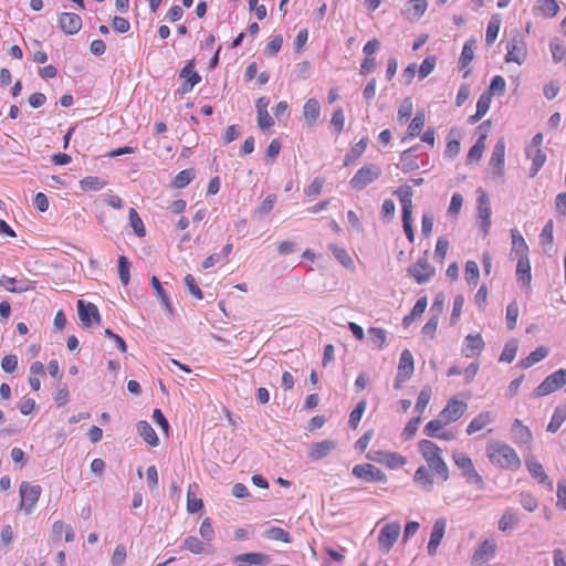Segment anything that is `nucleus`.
Masks as SVG:
<instances>
[{"label":"nucleus","mask_w":566,"mask_h":566,"mask_svg":"<svg viewBox=\"0 0 566 566\" xmlns=\"http://www.w3.org/2000/svg\"><path fill=\"white\" fill-rule=\"evenodd\" d=\"M446 528H447V521L444 517H440L434 521L431 533H430V538H429V542L427 545V551L430 556L436 555L437 549L446 534Z\"/></svg>","instance_id":"nucleus-16"},{"label":"nucleus","mask_w":566,"mask_h":566,"mask_svg":"<svg viewBox=\"0 0 566 566\" xmlns=\"http://www.w3.org/2000/svg\"><path fill=\"white\" fill-rule=\"evenodd\" d=\"M368 340L374 345L375 348L381 349L386 342V331L378 327H370L367 331Z\"/></svg>","instance_id":"nucleus-45"},{"label":"nucleus","mask_w":566,"mask_h":566,"mask_svg":"<svg viewBox=\"0 0 566 566\" xmlns=\"http://www.w3.org/2000/svg\"><path fill=\"white\" fill-rule=\"evenodd\" d=\"M0 286L11 293H22L31 289L28 281H19L14 277L2 275L0 277Z\"/></svg>","instance_id":"nucleus-33"},{"label":"nucleus","mask_w":566,"mask_h":566,"mask_svg":"<svg viewBox=\"0 0 566 566\" xmlns=\"http://www.w3.org/2000/svg\"><path fill=\"white\" fill-rule=\"evenodd\" d=\"M480 275L479 265L475 261L469 260L465 263V279L470 284H476Z\"/></svg>","instance_id":"nucleus-60"},{"label":"nucleus","mask_w":566,"mask_h":566,"mask_svg":"<svg viewBox=\"0 0 566 566\" xmlns=\"http://www.w3.org/2000/svg\"><path fill=\"white\" fill-rule=\"evenodd\" d=\"M485 138H486L485 135H481L478 138V140L475 142V144L470 148L468 156H467L468 163L479 161L481 159L484 147H485V145H484Z\"/></svg>","instance_id":"nucleus-50"},{"label":"nucleus","mask_w":566,"mask_h":566,"mask_svg":"<svg viewBox=\"0 0 566 566\" xmlns=\"http://www.w3.org/2000/svg\"><path fill=\"white\" fill-rule=\"evenodd\" d=\"M277 201V196L274 193L268 195L262 202L255 208L254 213L259 216H265L270 213Z\"/></svg>","instance_id":"nucleus-51"},{"label":"nucleus","mask_w":566,"mask_h":566,"mask_svg":"<svg viewBox=\"0 0 566 566\" xmlns=\"http://www.w3.org/2000/svg\"><path fill=\"white\" fill-rule=\"evenodd\" d=\"M452 459L468 484L475 485L478 490H483L485 488L482 475L475 470L472 459L468 454L463 452H453Z\"/></svg>","instance_id":"nucleus-4"},{"label":"nucleus","mask_w":566,"mask_h":566,"mask_svg":"<svg viewBox=\"0 0 566 566\" xmlns=\"http://www.w3.org/2000/svg\"><path fill=\"white\" fill-rule=\"evenodd\" d=\"M181 548L197 555L208 552L207 545L196 536L186 537Z\"/></svg>","instance_id":"nucleus-42"},{"label":"nucleus","mask_w":566,"mask_h":566,"mask_svg":"<svg viewBox=\"0 0 566 566\" xmlns=\"http://www.w3.org/2000/svg\"><path fill=\"white\" fill-rule=\"evenodd\" d=\"M518 344L517 340L512 338L507 340L500 356V361L512 363L515 359Z\"/></svg>","instance_id":"nucleus-48"},{"label":"nucleus","mask_w":566,"mask_h":566,"mask_svg":"<svg viewBox=\"0 0 566 566\" xmlns=\"http://www.w3.org/2000/svg\"><path fill=\"white\" fill-rule=\"evenodd\" d=\"M500 27H501V19L499 18V15H492L488 23V27H486V34H485L486 45H491L494 43V41L497 38Z\"/></svg>","instance_id":"nucleus-44"},{"label":"nucleus","mask_w":566,"mask_h":566,"mask_svg":"<svg viewBox=\"0 0 566 566\" xmlns=\"http://www.w3.org/2000/svg\"><path fill=\"white\" fill-rule=\"evenodd\" d=\"M525 465L530 472V474L537 479L539 483L547 484L549 489L553 488V482L549 480L548 475L545 473L543 465L534 458L527 457L525 459Z\"/></svg>","instance_id":"nucleus-22"},{"label":"nucleus","mask_w":566,"mask_h":566,"mask_svg":"<svg viewBox=\"0 0 566 566\" xmlns=\"http://www.w3.org/2000/svg\"><path fill=\"white\" fill-rule=\"evenodd\" d=\"M566 384V368H560L548 375L533 391V397H544L555 392Z\"/></svg>","instance_id":"nucleus-6"},{"label":"nucleus","mask_w":566,"mask_h":566,"mask_svg":"<svg viewBox=\"0 0 566 566\" xmlns=\"http://www.w3.org/2000/svg\"><path fill=\"white\" fill-rule=\"evenodd\" d=\"M505 62L522 64L526 57V45L523 36L515 32L506 42Z\"/></svg>","instance_id":"nucleus-8"},{"label":"nucleus","mask_w":566,"mask_h":566,"mask_svg":"<svg viewBox=\"0 0 566 566\" xmlns=\"http://www.w3.org/2000/svg\"><path fill=\"white\" fill-rule=\"evenodd\" d=\"M180 77L184 82L178 88V93L185 95L193 90L200 83L201 76L195 71V60H190L180 71Z\"/></svg>","instance_id":"nucleus-11"},{"label":"nucleus","mask_w":566,"mask_h":566,"mask_svg":"<svg viewBox=\"0 0 566 566\" xmlns=\"http://www.w3.org/2000/svg\"><path fill=\"white\" fill-rule=\"evenodd\" d=\"M412 115V103L409 98L402 101L398 108L397 119L399 123H406Z\"/></svg>","instance_id":"nucleus-61"},{"label":"nucleus","mask_w":566,"mask_h":566,"mask_svg":"<svg viewBox=\"0 0 566 566\" xmlns=\"http://www.w3.org/2000/svg\"><path fill=\"white\" fill-rule=\"evenodd\" d=\"M467 349L472 353H480L484 348V340L481 334H469L465 336Z\"/></svg>","instance_id":"nucleus-53"},{"label":"nucleus","mask_w":566,"mask_h":566,"mask_svg":"<svg viewBox=\"0 0 566 566\" xmlns=\"http://www.w3.org/2000/svg\"><path fill=\"white\" fill-rule=\"evenodd\" d=\"M138 434L144 439L150 447H157L159 444L158 436L156 434L153 427L145 420H140L136 424Z\"/></svg>","instance_id":"nucleus-32"},{"label":"nucleus","mask_w":566,"mask_h":566,"mask_svg":"<svg viewBox=\"0 0 566 566\" xmlns=\"http://www.w3.org/2000/svg\"><path fill=\"white\" fill-rule=\"evenodd\" d=\"M475 46L476 41L473 38L467 40L465 43L463 44L462 52L459 59V66L461 69H465L472 62L474 57Z\"/></svg>","instance_id":"nucleus-39"},{"label":"nucleus","mask_w":566,"mask_h":566,"mask_svg":"<svg viewBox=\"0 0 566 566\" xmlns=\"http://www.w3.org/2000/svg\"><path fill=\"white\" fill-rule=\"evenodd\" d=\"M44 365L41 361H34L30 366L29 384L32 390L39 391L41 388V378L44 376Z\"/></svg>","instance_id":"nucleus-38"},{"label":"nucleus","mask_w":566,"mask_h":566,"mask_svg":"<svg viewBox=\"0 0 566 566\" xmlns=\"http://www.w3.org/2000/svg\"><path fill=\"white\" fill-rule=\"evenodd\" d=\"M417 147H411L403 150L400 155L401 169L403 172H410L419 168L418 156L416 155Z\"/></svg>","instance_id":"nucleus-34"},{"label":"nucleus","mask_w":566,"mask_h":566,"mask_svg":"<svg viewBox=\"0 0 566 566\" xmlns=\"http://www.w3.org/2000/svg\"><path fill=\"white\" fill-rule=\"evenodd\" d=\"M513 442L517 446H530L533 434L528 427L523 426L521 420L515 419L511 427Z\"/></svg>","instance_id":"nucleus-21"},{"label":"nucleus","mask_w":566,"mask_h":566,"mask_svg":"<svg viewBox=\"0 0 566 566\" xmlns=\"http://www.w3.org/2000/svg\"><path fill=\"white\" fill-rule=\"evenodd\" d=\"M448 249H449V240L446 237L438 238L436 249H434V259L442 263L447 255Z\"/></svg>","instance_id":"nucleus-63"},{"label":"nucleus","mask_w":566,"mask_h":566,"mask_svg":"<svg viewBox=\"0 0 566 566\" xmlns=\"http://www.w3.org/2000/svg\"><path fill=\"white\" fill-rule=\"evenodd\" d=\"M59 28L64 34L74 35L82 28V18L73 12H63L59 17Z\"/></svg>","instance_id":"nucleus-17"},{"label":"nucleus","mask_w":566,"mask_h":566,"mask_svg":"<svg viewBox=\"0 0 566 566\" xmlns=\"http://www.w3.org/2000/svg\"><path fill=\"white\" fill-rule=\"evenodd\" d=\"M419 451L429 469L439 475L442 481H447L449 479V469L441 457L442 450L431 440L424 439L419 442Z\"/></svg>","instance_id":"nucleus-2"},{"label":"nucleus","mask_w":566,"mask_h":566,"mask_svg":"<svg viewBox=\"0 0 566 566\" xmlns=\"http://www.w3.org/2000/svg\"><path fill=\"white\" fill-rule=\"evenodd\" d=\"M77 312L80 319L86 327L92 326L93 323L98 324L101 321L98 310L93 303H85L83 300H78Z\"/></svg>","instance_id":"nucleus-18"},{"label":"nucleus","mask_w":566,"mask_h":566,"mask_svg":"<svg viewBox=\"0 0 566 566\" xmlns=\"http://www.w3.org/2000/svg\"><path fill=\"white\" fill-rule=\"evenodd\" d=\"M494 420L492 413L490 411L480 412L476 417H474L467 427V433L473 434L478 431L484 429L488 424H490Z\"/></svg>","instance_id":"nucleus-31"},{"label":"nucleus","mask_w":566,"mask_h":566,"mask_svg":"<svg viewBox=\"0 0 566 566\" xmlns=\"http://www.w3.org/2000/svg\"><path fill=\"white\" fill-rule=\"evenodd\" d=\"M127 557V551L125 545L118 544L111 558L112 566H123Z\"/></svg>","instance_id":"nucleus-64"},{"label":"nucleus","mask_w":566,"mask_h":566,"mask_svg":"<svg viewBox=\"0 0 566 566\" xmlns=\"http://www.w3.org/2000/svg\"><path fill=\"white\" fill-rule=\"evenodd\" d=\"M526 157L532 160L530 177L534 178L546 161V155L541 148L526 147Z\"/></svg>","instance_id":"nucleus-25"},{"label":"nucleus","mask_w":566,"mask_h":566,"mask_svg":"<svg viewBox=\"0 0 566 566\" xmlns=\"http://www.w3.org/2000/svg\"><path fill=\"white\" fill-rule=\"evenodd\" d=\"M106 185L105 181L99 179L98 177H86L80 181V186L82 190H93L97 191L101 190Z\"/></svg>","instance_id":"nucleus-56"},{"label":"nucleus","mask_w":566,"mask_h":566,"mask_svg":"<svg viewBox=\"0 0 566 566\" xmlns=\"http://www.w3.org/2000/svg\"><path fill=\"white\" fill-rule=\"evenodd\" d=\"M413 370V356L409 349H403L400 354L398 371L395 378L394 388L400 389L403 386V384L412 376Z\"/></svg>","instance_id":"nucleus-7"},{"label":"nucleus","mask_w":566,"mask_h":566,"mask_svg":"<svg viewBox=\"0 0 566 566\" xmlns=\"http://www.w3.org/2000/svg\"><path fill=\"white\" fill-rule=\"evenodd\" d=\"M321 117V105L315 98H310L303 106V118L308 126H314Z\"/></svg>","instance_id":"nucleus-27"},{"label":"nucleus","mask_w":566,"mask_h":566,"mask_svg":"<svg viewBox=\"0 0 566 566\" xmlns=\"http://www.w3.org/2000/svg\"><path fill=\"white\" fill-rule=\"evenodd\" d=\"M548 353L549 352L547 347L539 346L535 350H533L528 356L521 359L518 366L523 369H527L533 365L542 361L544 358H546L548 356Z\"/></svg>","instance_id":"nucleus-36"},{"label":"nucleus","mask_w":566,"mask_h":566,"mask_svg":"<svg viewBox=\"0 0 566 566\" xmlns=\"http://www.w3.org/2000/svg\"><path fill=\"white\" fill-rule=\"evenodd\" d=\"M195 178L193 169H185L179 171L171 181V186L177 189L185 188Z\"/></svg>","instance_id":"nucleus-46"},{"label":"nucleus","mask_w":566,"mask_h":566,"mask_svg":"<svg viewBox=\"0 0 566 566\" xmlns=\"http://www.w3.org/2000/svg\"><path fill=\"white\" fill-rule=\"evenodd\" d=\"M443 419L430 420L423 428V433L428 437L438 438L439 431L446 426Z\"/></svg>","instance_id":"nucleus-57"},{"label":"nucleus","mask_w":566,"mask_h":566,"mask_svg":"<svg viewBox=\"0 0 566 566\" xmlns=\"http://www.w3.org/2000/svg\"><path fill=\"white\" fill-rule=\"evenodd\" d=\"M518 317V305L516 301L511 302L506 307V327L512 331L516 327V322Z\"/></svg>","instance_id":"nucleus-54"},{"label":"nucleus","mask_w":566,"mask_h":566,"mask_svg":"<svg viewBox=\"0 0 566 566\" xmlns=\"http://www.w3.org/2000/svg\"><path fill=\"white\" fill-rule=\"evenodd\" d=\"M553 231H554V222L551 219L546 222V224L544 226V228L542 229V232L539 234L541 243L543 247H545V245L552 247L553 241H554Z\"/></svg>","instance_id":"nucleus-62"},{"label":"nucleus","mask_w":566,"mask_h":566,"mask_svg":"<svg viewBox=\"0 0 566 566\" xmlns=\"http://www.w3.org/2000/svg\"><path fill=\"white\" fill-rule=\"evenodd\" d=\"M356 478L365 482H381L386 481V475L382 471L369 463L356 465Z\"/></svg>","instance_id":"nucleus-20"},{"label":"nucleus","mask_w":566,"mask_h":566,"mask_svg":"<svg viewBox=\"0 0 566 566\" xmlns=\"http://www.w3.org/2000/svg\"><path fill=\"white\" fill-rule=\"evenodd\" d=\"M490 462L501 469L516 471L522 462L516 451L507 443L493 440L486 446Z\"/></svg>","instance_id":"nucleus-1"},{"label":"nucleus","mask_w":566,"mask_h":566,"mask_svg":"<svg viewBox=\"0 0 566 566\" xmlns=\"http://www.w3.org/2000/svg\"><path fill=\"white\" fill-rule=\"evenodd\" d=\"M185 285L187 286L189 293L196 298V300H202L203 294L200 290L196 279L191 274H187L184 279Z\"/></svg>","instance_id":"nucleus-59"},{"label":"nucleus","mask_w":566,"mask_h":566,"mask_svg":"<svg viewBox=\"0 0 566 566\" xmlns=\"http://www.w3.org/2000/svg\"><path fill=\"white\" fill-rule=\"evenodd\" d=\"M398 197L402 207V228L410 243L415 242V231L412 228V196L410 186L402 185L394 192Z\"/></svg>","instance_id":"nucleus-3"},{"label":"nucleus","mask_w":566,"mask_h":566,"mask_svg":"<svg viewBox=\"0 0 566 566\" xmlns=\"http://www.w3.org/2000/svg\"><path fill=\"white\" fill-rule=\"evenodd\" d=\"M264 537L270 541H276V542H282V543H291L292 542V537H291L290 533L281 527H277V526H272L269 530H266L264 532Z\"/></svg>","instance_id":"nucleus-43"},{"label":"nucleus","mask_w":566,"mask_h":566,"mask_svg":"<svg viewBox=\"0 0 566 566\" xmlns=\"http://www.w3.org/2000/svg\"><path fill=\"white\" fill-rule=\"evenodd\" d=\"M401 532V525L399 522H391L384 525L378 535V545L384 553H389Z\"/></svg>","instance_id":"nucleus-9"},{"label":"nucleus","mask_w":566,"mask_h":566,"mask_svg":"<svg viewBox=\"0 0 566 566\" xmlns=\"http://www.w3.org/2000/svg\"><path fill=\"white\" fill-rule=\"evenodd\" d=\"M518 523H520L518 513L514 509L507 507L503 512L501 518L499 520L497 527L501 532H507V531L515 528Z\"/></svg>","instance_id":"nucleus-29"},{"label":"nucleus","mask_w":566,"mask_h":566,"mask_svg":"<svg viewBox=\"0 0 566 566\" xmlns=\"http://www.w3.org/2000/svg\"><path fill=\"white\" fill-rule=\"evenodd\" d=\"M232 563L235 566H265L271 563V557L259 552L244 553L234 556Z\"/></svg>","instance_id":"nucleus-14"},{"label":"nucleus","mask_w":566,"mask_h":566,"mask_svg":"<svg viewBox=\"0 0 566 566\" xmlns=\"http://www.w3.org/2000/svg\"><path fill=\"white\" fill-rule=\"evenodd\" d=\"M415 481L426 488L427 490H430L433 485V478L430 474L429 470L424 467H419L415 472Z\"/></svg>","instance_id":"nucleus-49"},{"label":"nucleus","mask_w":566,"mask_h":566,"mask_svg":"<svg viewBox=\"0 0 566 566\" xmlns=\"http://www.w3.org/2000/svg\"><path fill=\"white\" fill-rule=\"evenodd\" d=\"M427 8V0H410L406 3L402 13L408 20H418L424 14Z\"/></svg>","instance_id":"nucleus-28"},{"label":"nucleus","mask_w":566,"mask_h":566,"mask_svg":"<svg viewBox=\"0 0 566 566\" xmlns=\"http://www.w3.org/2000/svg\"><path fill=\"white\" fill-rule=\"evenodd\" d=\"M62 537H64V541L67 543L73 542L75 537L74 530L70 524L61 520L54 521L50 531V539L57 543Z\"/></svg>","instance_id":"nucleus-19"},{"label":"nucleus","mask_w":566,"mask_h":566,"mask_svg":"<svg viewBox=\"0 0 566 566\" xmlns=\"http://www.w3.org/2000/svg\"><path fill=\"white\" fill-rule=\"evenodd\" d=\"M504 158H505V143L504 139L501 138L496 142L493 147L492 155L490 158V167L492 169V175L496 177L504 176Z\"/></svg>","instance_id":"nucleus-13"},{"label":"nucleus","mask_w":566,"mask_h":566,"mask_svg":"<svg viewBox=\"0 0 566 566\" xmlns=\"http://www.w3.org/2000/svg\"><path fill=\"white\" fill-rule=\"evenodd\" d=\"M468 409V405L464 401L452 397L448 400L446 407L440 412V418L443 419L444 423H450L459 420Z\"/></svg>","instance_id":"nucleus-12"},{"label":"nucleus","mask_w":566,"mask_h":566,"mask_svg":"<svg viewBox=\"0 0 566 566\" xmlns=\"http://www.w3.org/2000/svg\"><path fill=\"white\" fill-rule=\"evenodd\" d=\"M538 9L544 15L553 18L557 14L559 6L556 0H538Z\"/></svg>","instance_id":"nucleus-55"},{"label":"nucleus","mask_w":566,"mask_h":566,"mask_svg":"<svg viewBox=\"0 0 566 566\" xmlns=\"http://www.w3.org/2000/svg\"><path fill=\"white\" fill-rule=\"evenodd\" d=\"M512 237V251L511 254H515L517 258L528 256V247L517 229L511 230Z\"/></svg>","instance_id":"nucleus-35"},{"label":"nucleus","mask_w":566,"mask_h":566,"mask_svg":"<svg viewBox=\"0 0 566 566\" xmlns=\"http://www.w3.org/2000/svg\"><path fill=\"white\" fill-rule=\"evenodd\" d=\"M428 251L413 265L408 268V273L418 284L427 283L436 273L434 268L427 259Z\"/></svg>","instance_id":"nucleus-10"},{"label":"nucleus","mask_w":566,"mask_h":566,"mask_svg":"<svg viewBox=\"0 0 566 566\" xmlns=\"http://www.w3.org/2000/svg\"><path fill=\"white\" fill-rule=\"evenodd\" d=\"M150 285H151V287L154 290V293H155L156 297L159 300L160 304L163 305V307L168 313H171L172 312L171 302H170L169 296L167 295L166 291L161 286V283H160V281L158 280L157 276H155V275L151 276Z\"/></svg>","instance_id":"nucleus-37"},{"label":"nucleus","mask_w":566,"mask_h":566,"mask_svg":"<svg viewBox=\"0 0 566 566\" xmlns=\"http://www.w3.org/2000/svg\"><path fill=\"white\" fill-rule=\"evenodd\" d=\"M42 493V488L39 484H32L28 481L21 482L19 486L20 504L19 510L25 515L31 514Z\"/></svg>","instance_id":"nucleus-5"},{"label":"nucleus","mask_w":566,"mask_h":566,"mask_svg":"<svg viewBox=\"0 0 566 566\" xmlns=\"http://www.w3.org/2000/svg\"><path fill=\"white\" fill-rule=\"evenodd\" d=\"M426 117L422 112H417L415 117L411 119L409 126H408V134L405 136L401 142H406L408 138H412L418 136L423 126H424Z\"/></svg>","instance_id":"nucleus-40"},{"label":"nucleus","mask_w":566,"mask_h":566,"mask_svg":"<svg viewBox=\"0 0 566 566\" xmlns=\"http://www.w3.org/2000/svg\"><path fill=\"white\" fill-rule=\"evenodd\" d=\"M531 263L528 256L517 258L516 276L524 286H530L532 281Z\"/></svg>","instance_id":"nucleus-30"},{"label":"nucleus","mask_w":566,"mask_h":566,"mask_svg":"<svg viewBox=\"0 0 566 566\" xmlns=\"http://www.w3.org/2000/svg\"><path fill=\"white\" fill-rule=\"evenodd\" d=\"M198 484H190L187 492V510L189 513H196L203 506L202 500L196 496Z\"/></svg>","instance_id":"nucleus-41"},{"label":"nucleus","mask_w":566,"mask_h":566,"mask_svg":"<svg viewBox=\"0 0 566 566\" xmlns=\"http://www.w3.org/2000/svg\"><path fill=\"white\" fill-rule=\"evenodd\" d=\"M128 218H129L130 227L133 228L136 235L139 238L145 237L146 229H145L144 222L134 208H129Z\"/></svg>","instance_id":"nucleus-47"},{"label":"nucleus","mask_w":566,"mask_h":566,"mask_svg":"<svg viewBox=\"0 0 566 566\" xmlns=\"http://www.w3.org/2000/svg\"><path fill=\"white\" fill-rule=\"evenodd\" d=\"M335 448L336 443L333 440L316 442L311 446L308 450V457L313 461H318L327 457Z\"/></svg>","instance_id":"nucleus-26"},{"label":"nucleus","mask_w":566,"mask_h":566,"mask_svg":"<svg viewBox=\"0 0 566 566\" xmlns=\"http://www.w3.org/2000/svg\"><path fill=\"white\" fill-rule=\"evenodd\" d=\"M478 212H479V218L481 219V228L483 231V235L486 237L489 234L490 227H491V208L489 206V202H488V199H486V196L484 192L478 200Z\"/></svg>","instance_id":"nucleus-24"},{"label":"nucleus","mask_w":566,"mask_h":566,"mask_svg":"<svg viewBox=\"0 0 566 566\" xmlns=\"http://www.w3.org/2000/svg\"><path fill=\"white\" fill-rule=\"evenodd\" d=\"M130 262L125 255L118 258V274L123 285H127L130 280Z\"/></svg>","instance_id":"nucleus-52"},{"label":"nucleus","mask_w":566,"mask_h":566,"mask_svg":"<svg viewBox=\"0 0 566 566\" xmlns=\"http://www.w3.org/2000/svg\"><path fill=\"white\" fill-rule=\"evenodd\" d=\"M566 420V415L563 413L562 411V408L560 407H557L555 410H554V413L551 418V421L548 422V426H547V431L549 432H556L562 423Z\"/></svg>","instance_id":"nucleus-58"},{"label":"nucleus","mask_w":566,"mask_h":566,"mask_svg":"<svg viewBox=\"0 0 566 566\" xmlns=\"http://www.w3.org/2000/svg\"><path fill=\"white\" fill-rule=\"evenodd\" d=\"M496 552V544L493 541L484 539L474 551L472 560L474 563H485L490 560Z\"/></svg>","instance_id":"nucleus-23"},{"label":"nucleus","mask_w":566,"mask_h":566,"mask_svg":"<svg viewBox=\"0 0 566 566\" xmlns=\"http://www.w3.org/2000/svg\"><path fill=\"white\" fill-rule=\"evenodd\" d=\"M381 175V168L375 164L363 166L356 171V188H364L378 179Z\"/></svg>","instance_id":"nucleus-15"}]
</instances>
